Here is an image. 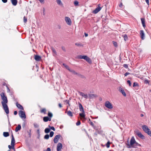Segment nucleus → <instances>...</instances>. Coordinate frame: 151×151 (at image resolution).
Listing matches in <instances>:
<instances>
[{
    "instance_id": "1",
    "label": "nucleus",
    "mask_w": 151,
    "mask_h": 151,
    "mask_svg": "<svg viewBox=\"0 0 151 151\" xmlns=\"http://www.w3.org/2000/svg\"><path fill=\"white\" fill-rule=\"evenodd\" d=\"M1 99L2 100L1 103L3 108L4 110L6 113L7 114H8L9 113V110L7 104L8 102L7 97L5 95L4 93H1Z\"/></svg>"
},
{
    "instance_id": "2",
    "label": "nucleus",
    "mask_w": 151,
    "mask_h": 151,
    "mask_svg": "<svg viewBox=\"0 0 151 151\" xmlns=\"http://www.w3.org/2000/svg\"><path fill=\"white\" fill-rule=\"evenodd\" d=\"M140 146L135 141L134 137H132L130 140L129 143H128L127 146L128 147H133L136 148L138 146Z\"/></svg>"
},
{
    "instance_id": "3",
    "label": "nucleus",
    "mask_w": 151,
    "mask_h": 151,
    "mask_svg": "<svg viewBox=\"0 0 151 151\" xmlns=\"http://www.w3.org/2000/svg\"><path fill=\"white\" fill-rule=\"evenodd\" d=\"M77 105L80 111L81 112V113L79 114L80 116L81 117L84 118L85 117V113L82 105L79 102H78Z\"/></svg>"
},
{
    "instance_id": "4",
    "label": "nucleus",
    "mask_w": 151,
    "mask_h": 151,
    "mask_svg": "<svg viewBox=\"0 0 151 151\" xmlns=\"http://www.w3.org/2000/svg\"><path fill=\"white\" fill-rule=\"evenodd\" d=\"M143 130L149 135L151 137V131L148 127L145 125H143L142 127Z\"/></svg>"
},
{
    "instance_id": "5",
    "label": "nucleus",
    "mask_w": 151,
    "mask_h": 151,
    "mask_svg": "<svg viewBox=\"0 0 151 151\" xmlns=\"http://www.w3.org/2000/svg\"><path fill=\"white\" fill-rule=\"evenodd\" d=\"M105 106L107 108L109 109H112L113 108L112 104L109 101H107L105 102Z\"/></svg>"
},
{
    "instance_id": "6",
    "label": "nucleus",
    "mask_w": 151,
    "mask_h": 151,
    "mask_svg": "<svg viewBox=\"0 0 151 151\" xmlns=\"http://www.w3.org/2000/svg\"><path fill=\"white\" fill-rule=\"evenodd\" d=\"M65 20L67 24L68 25H70L72 24L71 20L70 18L67 17H65Z\"/></svg>"
},
{
    "instance_id": "7",
    "label": "nucleus",
    "mask_w": 151,
    "mask_h": 151,
    "mask_svg": "<svg viewBox=\"0 0 151 151\" xmlns=\"http://www.w3.org/2000/svg\"><path fill=\"white\" fill-rule=\"evenodd\" d=\"M19 115L21 118H26V115L24 111L22 110L19 111Z\"/></svg>"
},
{
    "instance_id": "8",
    "label": "nucleus",
    "mask_w": 151,
    "mask_h": 151,
    "mask_svg": "<svg viewBox=\"0 0 151 151\" xmlns=\"http://www.w3.org/2000/svg\"><path fill=\"white\" fill-rule=\"evenodd\" d=\"M61 136L60 134H58L53 139V141L55 143H57L58 142L59 139Z\"/></svg>"
},
{
    "instance_id": "9",
    "label": "nucleus",
    "mask_w": 151,
    "mask_h": 151,
    "mask_svg": "<svg viewBox=\"0 0 151 151\" xmlns=\"http://www.w3.org/2000/svg\"><path fill=\"white\" fill-rule=\"evenodd\" d=\"M88 96L89 99H92L96 98L97 97V96L96 94L92 93H89L88 94Z\"/></svg>"
},
{
    "instance_id": "10",
    "label": "nucleus",
    "mask_w": 151,
    "mask_h": 151,
    "mask_svg": "<svg viewBox=\"0 0 151 151\" xmlns=\"http://www.w3.org/2000/svg\"><path fill=\"white\" fill-rule=\"evenodd\" d=\"M12 140H11V145L13 146V149H14V144L15 143V139L14 137L13 136V134H12Z\"/></svg>"
},
{
    "instance_id": "11",
    "label": "nucleus",
    "mask_w": 151,
    "mask_h": 151,
    "mask_svg": "<svg viewBox=\"0 0 151 151\" xmlns=\"http://www.w3.org/2000/svg\"><path fill=\"white\" fill-rule=\"evenodd\" d=\"M83 59L89 63H91L92 61L91 59L86 55H84Z\"/></svg>"
},
{
    "instance_id": "12",
    "label": "nucleus",
    "mask_w": 151,
    "mask_h": 151,
    "mask_svg": "<svg viewBox=\"0 0 151 151\" xmlns=\"http://www.w3.org/2000/svg\"><path fill=\"white\" fill-rule=\"evenodd\" d=\"M101 8L99 6V5L96 8L95 10H94L93 12L95 14H96L98 13L100 10L101 9Z\"/></svg>"
},
{
    "instance_id": "13",
    "label": "nucleus",
    "mask_w": 151,
    "mask_h": 151,
    "mask_svg": "<svg viewBox=\"0 0 151 151\" xmlns=\"http://www.w3.org/2000/svg\"><path fill=\"white\" fill-rule=\"evenodd\" d=\"M62 145L61 143H59L58 144L57 146V151H61V149L62 148Z\"/></svg>"
},
{
    "instance_id": "14",
    "label": "nucleus",
    "mask_w": 151,
    "mask_h": 151,
    "mask_svg": "<svg viewBox=\"0 0 151 151\" xmlns=\"http://www.w3.org/2000/svg\"><path fill=\"white\" fill-rule=\"evenodd\" d=\"M119 91L124 96H126V95L124 90L121 87H119Z\"/></svg>"
},
{
    "instance_id": "15",
    "label": "nucleus",
    "mask_w": 151,
    "mask_h": 151,
    "mask_svg": "<svg viewBox=\"0 0 151 151\" xmlns=\"http://www.w3.org/2000/svg\"><path fill=\"white\" fill-rule=\"evenodd\" d=\"M137 134L140 138L142 139L145 138V137L142 134L139 132H136Z\"/></svg>"
},
{
    "instance_id": "16",
    "label": "nucleus",
    "mask_w": 151,
    "mask_h": 151,
    "mask_svg": "<svg viewBox=\"0 0 151 151\" xmlns=\"http://www.w3.org/2000/svg\"><path fill=\"white\" fill-rule=\"evenodd\" d=\"M51 119L48 116H45L43 117V120L44 122H46L48 121H51Z\"/></svg>"
},
{
    "instance_id": "17",
    "label": "nucleus",
    "mask_w": 151,
    "mask_h": 151,
    "mask_svg": "<svg viewBox=\"0 0 151 151\" xmlns=\"http://www.w3.org/2000/svg\"><path fill=\"white\" fill-rule=\"evenodd\" d=\"M35 59L37 61H39L41 60V57L38 55H35Z\"/></svg>"
},
{
    "instance_id": "18",
    "label": "nucleus",
    "mask_w": 151,
    "mask_h": 151,
    "mask_svg": "<svg viewBox=\"0 0 151 151\" xmlns=\"http://www.w3.org/2000/svg\"><path fill=\"white\" fill-rule=\"evenodd\" d=\"M16 106L17 108L20 109L24 110V109L22 106L19 104L18 103V102L16 103Z\"/></svg>"
},
{
    "instance_id": "19",
    "label": "nucleus",
    "mask_w": 151,
    "mask_h": 151,
    "mask_svg": "<svg viewBox=\"0 0 151 151\" xmlns=\"http://www.w3.org/2000/svg\"><path fill=\"white\" fill-rule=\"evenodd\" d=\"M77 76L79 78H81L83 79H85L86 78V77L84 75L79 73H76Z\"/></svg>"
},
{
    "instance_id": "20",
    "label": "nucleus",
    "mask_w": 151,
    "mask_h": 151,
    "mask_svg": "<svg viewBox=\"0 0 151 151\" xmlns=\"http://www.w3.org/2000/svg\"><path fill=\"white\" fill-rule=\"evenodd\" d=\"M47 110L45 108H44L41 109L40 110V112L41 113H43L44 114H46Z\"/></svg>"
},
{
    "instance_id": "21",
    "label": "nucleus",
    "mask_w": 151,
    "mask_h": 151,
    "mask_svg": "<svg viewBox=\"0 0 151 151\" xmlns=\"http://www.w3.org/2000/svg\"><path fill=\"white\" fill-rule=\"evenodd\" d=\"M12 4L14 6H16L17 3V0H11Z\"/></svg>"
},
{
    "instance_id": "22",
    "label": "nucleus",
    "mask_w": 151,
    "mask_h": 151,
    "mask_svg": "<svg viewBox=\"0 0 151 151\" xmlns=\"http://www.w3.org/2000/svg\"><path fill=\"white\" fill-rule=\"evenodd\" d=\"M21 129V126L19 124L17 127L16 128L15 131L16 132H18V131L20 130Z\"/></svg>"
},
{
    "instance_id": "23",
    "label": "nucleus",
    "mask_w": 151,
    "mask_h": 151,
    "mask_svg": "<svg viewBox=\"0 0 151 151\" xmlns=\"http://www.w3.org/2000/svg\"><path fill=\"white\" fill-rule=\"evenodd\" d=\"M57 3L59 5L63 6V5L60 0H56Z\"/></svg>"
},
{
    "instance_id": "24",
    "label": "nucleus",
    "mask_w": 151,
    "mask_h": 151,
    "mask_svg": "<svg viewBox=\"0 0 151 151\" xmlns=\"http://www.w3.org/2000/svg\"><path fill=\"white\" fill-rule=\"evenodd\" d=\"M140 35H141V38L143 40L144 39L145 35L143 31H141Z\"/></svg>"
},
{
    "instance_id": "25",
    "label": "nucleus",
    "mask_w": 151,
    "mask_h": 151,
    "mask_svg": "<svg viewBox=\"0 0 151 151\" xmlns=\"http://www.w3.org/2000/svg\"><path fill=\"white\" fill-rule=\"evenodd\" d=\"M76 45L79 47H83V44L81 43H76Z\"/></svg>"
},
{
    "instance_id": "26",
    "label": "nucleus",
    "mask_w": 151,
    "mask_h": 151,
    "mask_svg": "<svg viewBox=\"0 0 151 151\" xmlns=\"http://www.w3.org/2000/svg\"><path fill=\"white\" fill-rule=\"evenodd\" d=\"M63 65L64 66V67L66 69H67L68 70H69V71H71V70H70V69L69 68V66L67 65L66 64H65V63H63Z\"/></svg>"
},
{
    "instance_id": "27",
    "label": "nucleus",
    "mask_w": 151,
    "mask_h": 151,
    "mask_svg": "<svg viewBox=\"0 0 151 151\" xmlns=\"http://www.w3.org/2000/svg\"><path fill=\"white\" fill-rule=\"evenodd\" d=\"M3 135L4 137H6L9 136V134L8 132H3Z\"/></svg>"
},
{
    "instance_id": "28",
    "label": "nucleus",
    "mask_w": 151,
    "mask_h": 151,
    "mask_svg": "<svg viewBox=\"0 0 151 151\" xmlns=\"http://www.w3.org/2000/svg\"><path fill=\"white\" fill-rule=\"evenodd\" d=\"M141 20L142 21V22L143 26L144 27H145V19L143 18L141 19Z\"/></svg>"
},
{
    "instance_id": "29",
    "label": "nucleus",
    "mask_w": 151,
    "mask_h": 151,
    "mask_svg": "<svg viewBox=\"0 0 151 151\" xmlns=\"http://www.w3.org/2000/svg\"><path fill=\"white\" fill-rule=\"evenodd\" d=\"M82 96L85 99H87L88 98V94H85L83 93L82 95Z\"/></svg>"
},
{
    "instance_id": "30",
    "label": "nucleus",
    "mask_w": 151,
    "mask_h": 151,
    "mask_svg": "<svg viewBox=\"0 0 151 151\" xmlns=\"http://www.w3.org/2000/svg\"><path fill=\"white\" fill-rule=\"evenodd\" d=\"M48 116L49 117V118H50L51 119L53 116V114L51 112H48Z\"/></svg>"
},
{
    "instance_id": "31",
    "label": "nucleus",
    "mask_w": 151,
    "mask_h": 151,
    "mask_svg": "<svg viewBox=\"0 0 151 151\" xmlns=\"http://www.w3.org/2000/svg\"><path fill=\"white\" fill-rule=\"evenodd\" d=\"M51 49L52 52L55 55H57V52L55 49L53 47H51Z\"/></svg>"
},
{
    "instance_id": "32",
    "label": "nucleus",
    "mask_w": 151,
    "mask_h": 151,
    "mask_svg": "<svg viewBox=\"0 0 151 151\" xmlns=\"http://www.w3.org/2000/svg\"><path fill=\"white\" fill-rule=\"evenodd\" d=\"M50 131V129L49 128H46L45 130V133H48Z\"/></svg>"
},
{
    "instance_id": "33",
    "label": "nucleus",
    "mask_w": 151,
    "mask_h": 151,
    "mask_svg": "<svg viewBox=\"0 0 151 151\" xmlns=\"http://www.w3.org/2000/svg\"><path fill=\"white\" fill-rule=\"evenodd\" d=\"M68 115L70 116H73L72 113L71 111H69L67 112Z\"/></svg>"
},
{
    "instance_id": "34",
    "label": "nucleus",
    "mask_w": 151,
    "mask_h": 151,
    "mask_svg": "<svg viewBox=\"0 0 151 151\" xmlns=\"http://www.w3.org/2000/svg\"><path fill=\"white\" fill-rule=\"evenodd\" d=\"M123 36L124 38V40L125 41H126L128 40V37L127 35H125Z\"/></svg>"
},
{
    "instance_id": "35",
    "label": "nucleus",
    "mask_w": 151,
    "mask_h": 151,
    "mask_svg": "<svg viewBox=\"0 0 151 151\" xmlns=\"http://www.w3.org/2000/svg\"><path fill=\"white\" fill-rule=\"evenodd\" d=\"M84 55H79L77 57V58L78 59H83Z\"/></svg>"
},
{
    "instance_id": "36",
    "label": "nucleus",
    "mask_w": 151,
    "mask_h": 151,
    "mask_svg": "<svg viewBox=\"0 0 151 151\" xmlns=\"http://www.w3.org/2000/svg\"><path fill=\"white\" fill-rule=\"evenodd\" d=\"M49 138V135L48 134L45 135L44 137V139H48Z\"/></svg>"
},
{
    "instance_id": "37",
    "label": "nucleus",
    "mask_w": 151,
    "mask_h": 151,
    "mask_svg": "<svg viewBox=\"0 0 151 151\" xmlns=\"http://www.w3.org/2000/svg\"><path fill=\"white\" fill-rule=\"evenodd\" d=\"M54 132H53L51 131V132H50V137H52L54 135Z\"/></svg>"
},
{
    "instance_id": "38",
    "label": "nucleus",
    "mask_w": 151,
    "mask_h": 151,
    "mask_svg": "<svg viewBox=\"0 0 151 151\" xmlns=\"http://www.w3.org/2000/svg\"><path fill=\"white\" fill-rule=\"evenodd\" d=\"M24 22V23H26L27 22V18L25 17H24L23 18Z\"/></svg>"
},
{
    "instance_id": "39",
    "label": "nucleus",
    "mask_w": 151,
    "mask_h": 151,
    "mask_svg": "<svg viewBox=\"0 0 151 151\" xmlns=\"http://www.w3.org/2000/svg\"><path fill=\"white\" fill-rule=\"evenodd\" d=\"M110 142H108L106 144V147H107V148H109L110 147Z\"/></svg>"
},
{
    "instance_id": "40",
    "label": "nucleus",
    "mask_w": 151,
    "mask_h": 151,
    "mask_svg": "<svg viewBox=\"0 0 151 151\" xmlns=\"http://www.w3.org/2000/svg\"><path fill=\"white\" fill-rule=\"evenodd\" d=\"M34 126L35 128H38L39 125L37 124H34Z\"/></svg>"
},
{
    "instance_id": "41",
    "label": "nucleus",
    "mask_w": 151,
    "mask_h": 151,
    "mask_svg": "<svg viewBox=\"0 0 151 151\" xmlns=\"http://www.w3.org/2000/svg\"><path fill=\"white\" fill-rule=\"evenodd\" d=\"M48 126H49V127L52 130H53L54 131H55V129L52 126V127H51L50 125H49Z\"/></svg>"
},
{
    "instance_id": "42",
    "label": "nucleus",
    "mask_w": 151,
    "mask_h": 151,
    "mask_svg": "<svg viewBox=\"0 0 151 151\" xmlns=\"http://www.w3.org/2000/svg\"><path fill=\"white\" fill-rule=\"evenodd\" d=\"M39 1L41 4H44L45 3L44 0H39Z\"/></svg>"
},
{
    "instance_id": "43",
    "label": "nucleus",
    "mask_w": 151,
    "mask_h": 151,
    "mask_svg": "<svg viewBox=\"0 0 151 151\" xmlns=\"http://www.w3.org/2000/svg\"><path fill=\"white\" fill-rule=\"evenodd\" d=\"M113 43L115 46L116 47L117 46V43L116 42L113 41Z\"/></svg>"
},
{
    "instance_id": "44",
    "label": "nucleus",
    "mask_w": 151,
    "mask_h": 151,
    "mask_svg": "<svg viewBox=\"0 0 151 151\" xmlns=\"http://www.w3.org/2000/svg\"><path fill=\"white\" fill-rule=\"evenodd\" d=\"M81 122L80 121H78L76 123V125H79L80 124Z\"/></svg>"
},
{
    "instance_id": "45",
    "label": "nucleus",
    "mask_w": 151,
    "mask_h": 151,
    "mask_svg": "<svg viewBox=\"0 0 151 151\" xmlns=\"http://www.w3.org/2000/svg\"><path fill=\"white\" fill-rule=\"evenodd\" d=\"M138 86V84L137 83H134L133 85V87H134V86Z\"/></svg>"
},
{
    "instance_id": "46",
    "label": "nucleus",
    "mask_w": 151,
    "mask_h": 151,
    "mask_svg": "<svg viewBox=\"0 0 151 151\" xmlns=\"http://www.w3.org/2000/svg\"><path fill=\"white\" fill-rule=\"evenodd\" d=\"M127 83L129 84V86H131V84L130 81H129V80H128L127 81Z\"/></svg>"
},
{
    "instance_id": "47",
    "label": "nucleus",
    "mask_w": 151,
    "mask_h": 151,
    "mask_svg": "<svg viewBox=\"0 0 151 151\" xmlns=\"http://www.w3.org/2000/svg\"><path fill=\"white\" fill-rule=\"evenodd\" d=\"M78 93L80 94V95H81V96H82L83 93H82V92H80V91H78Z\"/></svg>"
},
{
    "instance_id": "48",
    "label": "nucleus",
    "mask_w": 151,
    "mask_h": 151,
    "mask_svg": "<svg viewBox=\"0 0 151 151\" xmlns=\"http://www.w3.org/2000/svg\"><path fill=\"white\" fill-rule=\"evenodd\" d=\"M8 147L9 148V149H10V150L11 149H13V146H11L10 145H8Z\"/></svg>"
},
{
    "instance_id": "49",
    "label": "nucleus",
    "mask_w": 151,
    "mask_h": 151,
    "mask_svg": "<svg viewBox=\"0 0 151 151\" xmlns=\"http://www.w3.org/2000/svg\"><path fill=\"white\" fill-rule=\"evenodd\" d=\"M58 106L60 108L62 107V106L60 103H59L58 104Z\"/></svg>"
},
{
    "instance_id": "50",
    "label": "nucleus",
    "mask_w": 151,
    "mask_h": 151,
    "mask_svg": "<svg viewBox=\"0 0 151 151\" xmlns=\"http://www.w3.org/2000/svg\"><path fill=\"white\" fill-rule=\"evenodd\" d=\"M62 49L64 51H65V47H63V46L62 47Z\"/></svg>"
},
{
    "instance_id": "51",
    "label": "nucleus",
    "mask_w": 151,
    "mask_h": 151,
    "mask_svg": "<svg viewBox=\"0 0 151 151\" xmlns=\"http://www.w3.org/2000/svg\"><path fill=\"white\" fill-rule=\"evenodd\" d=\"M69 101H68V100H66L65 101V103L66 104H69Z\"/></svg>"
},
{
    "instance_id": "52",
    "label": "nucleus",
    "mask_w": 151,
    "mask_h": 151,
    "mask_svg": "<svg viewBox=\"0 0 151 151\" xmlns=\"http://www.w3.org/2000/svg\"><path fill=\"white\" fill-rule=\"evenodd\" d=\"M2 1L3 2L6 3L7 2V0H2Z\"/></svg>"
},
{
    "instance_id": "53",
    "label": "nucleus",
    "mask_w": 151,
    "mask_h": 151,
    "mask_svg": "<svg viewBox=\"0 0 151 151\" xmlns=\"http://www.w3.org/2000/svg\"><path fill=\"white\" fill-rule=\"evenodd\" d=\"M124 67L126 68H127L128 67V66L127 64H125L124 65Z\"/></svg>"
},
{
    "instance_id": "54",
    "label": "nucleus",
    "mask_w": 151,
    "mask_h": 151,
    "mask_svg": "<svg viewBox=\"0 0 151 151\" xmlns=\"http://www.w3.org/2000/svg\"><path fill=\"white\" fill-rule=\"evenodd\" d=\"M129 73H125L124 75L125 76H127V75H128Z\"/></svg>"
},
{
    "instance_id": "55",
    "label": "nucleus",
    "mask_w": 151,
    "mask_h": 151,
    "mask_svg": "<svg viewBox=\"0 0 151 151\" xmlns=\"http://www.w3.org/2000/svg\"><path fill=\"white\" fill-rule=\"evenodd\" d=\"M17 111H14V115H16L17 114Z\"/></svg>"
},
{
    "instance_id": "56",
    "label": "nucleus",
    "mask_w": 151,
    "mask_h": 151,
    "mask_svg": "<svg viewBox=\"0 0 151 151\" xmlns=\"http://www.w3.org/2000/svg\"><path fill=\"white\" fill-rule=\"evenodd\" d=\"M46 151H51V149L50 148L48 147L47 148Z\"/></svg>"
},
{
    "instance_id": "57",
    "label": "nucleus",
    "mask_w": 151,
    "mask_h": 151,
    "mask_svg": "<svg viewBox=\"0 0 151 151\" xmlns=\"http://www.w3.org/2000/svg\"><path fill=\"white\" fill-rule=\"evenodd\" d=\"M84 34H85V36L86 37H87L88 36V34L87 33H84Z\"/></svg>"
},
{
    "instance_id": "58",
    "label": "nucleus",
    "mask_w": 151,
    "mask_h": 151,
    "mask_svg": "<svg viewBox=\"0 0 151 151\" xmlns=\"http://www.w3.org/2000/svg\"><path fill=\"white\" fill-rule=\"evenodd\" d=\"M146 1V3H147V4L148 5L149 3V0H145Z\"/></svg>"
},
{
    "instance_id": "59",
    "label": "nucleus",
    "mask_w": 151,
    "mask_h": 151,
    "mask_svg": "<svg viewBox=\"0 0 151 151\" xmlns=\"http://www.w3.org/2000/svg\"><path fill=\"white\" fill-rule=\"evenodd\" d=\"M145 83H148V81L147 80H145Z\"/></svg>"
},
{
    "instance_id": "60",
    "label": "nucleus",
    "mask_w": 151,
    "mask_h": 151,
    "mask_svg": "<svg viewBox=\"0 0 151 151\" xmlns=\"http://www.w3.org/2000/svg\"><path fill=\"white\" fill-rule=\"evenodd\" d=\"M37 132L38 134L40 133V129H37Z\"/></svg>"
},
{
    "instance_id": "61",
    "label": "nucleus",
    "mask_w": 151,
    "mask_h": 151,
    "mask_svg": "<svg viewBox=\"0 0 151 151\" xmlns=\"http://www.w3.org/2000/svg\"><path fill=\"white\" fill-rule=\"evenodd\" d=\"M122 3H121L119 5V6L120 7H122Z\"/></svg>"
},
{
    "instance_id": "62",
    "label": "nucleus",
    "mask_w": 151,
    "mask_h": 151,
    "mask_svg": "<svg viewBox=\"0 0 151 151\" xmlns=\"http://www.w3.org/2000/svg\"><path fill=\"white\" fill-rule=\"evenodd\" d=\"M78 1H76V6L78 5Z\"/></svg>"
},
{
    "instance_id": "63",
    "label": "nucleus",
    "mask_w": 151,
    "mask_h": 151,
    "mask_svg": "<svg viewBox=\"0 0 151 151\" xmlns=\"http://www.w3.org/2000/svg\"><path fill=\"white\" fill-rule=\"evenodd\" d=\"M143 116H144V115H143V114H141V115H140V116H141V117H143Z\"/></svg>"
},
{
    "instance_id": "64",
    "label": "nucleus",
    "mask_w": 151,
    "mask_h": 151,
    "mask_svg": "<svg viewBox=\"0 0 151 151\" xmlns=\"http://www.w3.org/2000/svg\"><path fill=\"white\" fill-rule=\"evenodd\" d=\"M73 3H74V4L76 6V1H74Z\"/></svg>"
}]
</instances>
